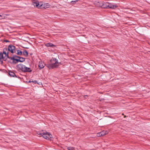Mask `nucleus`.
<instances>
[{
    "label": "nucleus",
    "instance_id": "nucleus-13",
    "mask_svg": "<svg viewBox=\"0 0 150 150\" xmlns=\"http://www.w3.org/2000/svg\"><path fill=\"white\" fill-rule=\"evenodd\" d=\"M25 69L24 70V72H31L32 70L30 69V68L27 67H26L25 66Z\"/></svg>",
    "mask_w": 150,
    "mask_h": 150
},
{
    "label": "nucleus",
    "instance_id": "nucleus-1",
    "mask_svg": "<svg viewBox=\"0 0 150 150\" xmlns=\"http://www.w3.org/2000/svg\"><path fill=\"white\" fill-rule=\"evenodd\" d=\"M8 51H10L12 53L15 52V47L12 45H10L8 46V48H4L3 50V54L6 55V56L7 57V55H8Z\"/></svg>",
    "mask_w": 150,
    "mask_h": 150
},
{
    "label": "nucleus",
    "instance_id": "nucleus-4",
    "mask_svg": "<svg viewBox=\"0 0 150 150\" xmlns=\"http://www.w3.org/2000/svg\"><path fill=\"white\" fill-rule=\"evenodd\" d=\"M38 134H40L45 139L49 140H51L50 139L52 137V135L50 133L48 132H46V133H42Z\"/></svg>",
    "mask_w": 150,
    "mask_h": 150
},
{
    "label": "nucleus",
    "instance_id": "nucleus-29",
    "mask_svg": "<svg viewBox=\"0 0 150 150\" xmlns=\"http://www.w3.org/2000/svg\"><path fill=\"white\" fill-rule=\"evenodd\" d=\"M32 1H35V0H32Z\"/></svg>",
    "mask_w": 150,
    "mask_h": 150
},
{
    "label": "nucleus",
    "instance_id": "nucleus-2",
    "mask_svg": "<svg viewBox=\"0 0 150 150\" xmlns=\"http://www.w3.org/2000/svg\"><path fill=\"white\" fill-rule=\"evenodd\" d=\"M102 4L101 8H103L115 9L118 7L116 5H113L107 2H102Z\"/></svg>",
    "mask_w": 150,
    "mask_h": 150
},
{
    "label": "nucleus",
    "instance_id": "nucleus-19",
    "mask_svg": "<svg viewBox=\"0 0 150 150\" xmlns=\"http://www.w3.org/2000/svg\"><path fill=\"white\" fill-rule=\"evenodd\" d=\"M19 56H16V55H13V57H14V58H20Z\"/></svg>",
    "mask_w": 150,
    "mask_h": 150
},
{
    "label": "nucleus",
    "instance_id": "nucleus-8",
    "mask_svg": "<svg viewBox=\"0 0 150 150\" xmlns=\"http://www.w3.org/2000/svg\"><path fill=\"white\" fill-rule=\"evenodd\" d=\"M102 1H95L94 2V4L96 7H101L102 4Z\"/></svg>",
    "mask_w": 150,
    "mask_h": 150
},
{
    "label": "nucleus",
    "instance_id": "nucleus-12",
    "mask_svg": "<svg viewBox=\"0 0 150 150\" xmlns=\"http://www.w3.org/2000/svg\"><path fill=\"white\" fill-rule=\"evenodd\" d=\"M45 45L47 47H53L55 46V45L51 43H47L45 44Z\"/></svg>",
    "mask_w": 150,
    "mask_h": 150
},
{
    "label": "nucleus",
    "instance_id": "nucleus-26",
    "mask_svg": "<svg viewBox=\"0 0 150 150\" xmlns=\"http://www.w3.org/2000/svg\"><path fill=\"white\" fill-rule=\"evenodd\" d=\"M33 54L32 53H30V55H31Z\"/></svg>",
    "mask_w": 150,
    "mask_h": 150
},
{
    "label": "nucleus",
    "instance_id": "nucleus-17",
    "mask_svg": "<svg viewBox=\"0 0 150 150\" xmlns=\"http://www.w3.org/2000/svg\"><path fill=\"white\" fill-rule=\"evenodd\" d=\"M17 51V53H16L18 55H21L22 54V52L21 51L19 50H18Z\"/></svg>",
    "mask_w": 150,
    "mask_h": 150
},
{
    "label": "nucleus",
    "instance_id": "nucleus-11",
    "mask_svg": "<svg viewBox=\"0 0 150 150\" xmlns=\"http://www.w3.org/2000/svg\"><path fill=\"white\" fill-rule=\"evenodd\" d=\"M106 134L105 132L104 131L101 132L99 133H97V136L98 137H101L105 135Z\"/></svg>",
    "mask_w": 150,
    "mask_h": 150
},
{
    "label": "nucleus",
    "instance_id": "nucleus-6",
    "mask_svg": "<svg viewBox=\"0 0 150 150\" xmlns=\"http://www.w3.org/2000/svg\"><path fill=\"white\" fill-rule=\"evenodd\" d=\"M33 5L34 6H36L38 8H42L44 7L42 5H40L38 2H33Z\"/></svg>",
    "mask_w": 150,
    "mask_h": 150
},
{
    "label": "nucleus",
    "instance_id": "nucleus-16",
    "mask_svg": "<svg viewBox=\"0 0 150 150\" xmlns=\"http://www.w3.org/2000/svg\"><path fill=\"white\" fill-rule=\"evenodd\" d=\"M56 61H58V60L57 59H56V58L52 59L50 60V63H52V62H53V63H54L55 62H56Z\"/></svg>",
    "mask_w": 150,
    "mask_h": 150
},
{
    "label": "nucleus",
    "instance_id": "nucleus-5",
    "mask_svg": "<svg viewBox=\"0 0 150 150\" xmlns=\"http://www.w3.org/2000/svg\"><path fill=\"white\" fill-rule=\"evenodd\" d=\"M25 67V66L22 64H18L16 66V67L18 69V70H21L23 72H24Z\"/></svg>",
    "mask_w": 150,
    "mask_h": 150
},
{
    "label": "nucleus",
    "instance_id": "nucleus-7",
    "mask_svg": "<svg viewBox=\"0 0 150 150\" xmlns=\"http://www.w3.org/2000/svg\"><path fill=\"white\" fill-rule=\"evenodd\" d=\"M7 58L11 60H13V63L14 64H16L18 63L19 61H16L17 60H18V59L17 58H15L14 57H9L8 55H7Z\"/></svg>",
    "mask_w": 150,
    "mask_h": 150
},
{
    "label": "nucleus",
    "instance_id": "nucleus-22",
    "mask_svg": "<svg viewBox=\"0 0 150 150\" xmlns=\"http://www.w3.org/2000/svg\"><path fill=\"white\" fill-rule=\"evenodd\" d=\"M84 98H86L88 97V95H85L84 96Z\"/></svg>",
    "mask_w": 150,
    "mask_h": 150
},
{
    "label": "nucleus",
    "instance_id": "nucleus-20",
    "mask_svg": "<svg viewBox=\"0 0 150 150\" xmlns=\"http://www.w3.org/2000/svg\"><path fill=\"white\" fill-rule=\"evenodd\" d=\"M78 0H76L75 1H71V3L72 4H75L76 2H78Z\"/></svg>",
    "mask_w": 150,
    "mask_h": 150
},
{
    "label": "nucleus",
    "instance_id": "nucleus-15",
    "mask_svg": "<svg viewBox=\"0 0 150 150\" xmlns=\"http://www.w3.org/2000/svg\"><path fill=\"white\" fill-rule=\"evenodd\" d=\"M23 55L26 57H27L28 54V52L26 50H23Z\"/></svg>",
    "mask_w": 150,
    "mask_h": 150
},
{
    "label": "nucleus",
    "instance_id": "nucleus-9",
    "mask_svg": "<svg viewBox=\"0 0 150 150\" xmlns=\"http://www.w3.org/2000/svg\"><path fill=\"white\" fill-rule=\"evenodd\" d=\"M8 71V74L11 77H17V76L14 73V72H13V71Z\"/></svg>",
    "mask_w": 150,
    "mask_h": 150
},
{
    "label": "nucleus",
    "instance_id": "nucleus-27",
    "mask_svg": "<svg viewBox=\"0 0 150 150\" xmlns=\"http://www.w3.org/2000/svg\"><path fill=\"white\" fill-rule=\"evenodd\" d=\"M126 117V115H125V116H124V118H125V117Z\"/></svg>",
    "mask_w": 150,
    "mask_h": 150
},
{
    "label": "nucleus",
    "instance_id": "nucleus-3",
    "mask_svg": "<svg viewBox=\"0 0 150 150\" xmlns=\"http://www.w3.org/2000/svg\"><path fill=\"white\" fill-rule=\"evenodd\" d=\"M56 61L54 63L52 62V63L47 64V67L50 69L57 68L61 63L58 62V61Z\"/></svg>",
    "mask_w": 150,
    "mask_h": 150
},
{
    "label": "nucleus",
    "instance_id": "nucleus-21",
    "mask_svg": "<svg viewBox=\"0 0 150 150\" xmlns=\"http://www.w3.org/2000/svg\"><path fill=\"white\" fill-rule=\"evenodd\" d=\"M32 82H33L34 83H37V81L36 80L34 81H32Z\"/></svg>",
    "mask_w": 150,
    "mask_h": 150
},
{
    "label": "nucleus",
    "instance_id": "nucleus-14",
    "mask_svg": "<svg viewBox=\"0 0 150 150\" xmlns=\"http://www.w3.org/2000/svg\"><path fill=\"white\" fill-rule=\"evenodd\" d=\"M25 58H23L22 57H20V58L18 59V60H17L16 61H19V62H24L25 61Z\"/></svg>",
    "mask_w": 150,
    "mask_h": 150
},
{
    "label": "nucleus",
    "instance_id": "nucleus-25",
    "mask_svg": "<svg viewBox=\"0 0 150 150\" xmlns=\"http://www.w3.org/2000/svg\"><path fill=\"white\" fill-rule=\"evenodd\" d=\"M31 82H32V81H28V83H31Z\"/></svg>",
    "mask_w": 150,
    "mask_h": 150
},
{
    "label": "nucleus",
    "instance_id": "nucleus-30",
    "mask_svg": "<svg viewBox=\"0 0 150 150\" xmlns=\"http://www.w3.org/2000/svg\"><path fill=\"white\" fill-rule=\"evenodd\" d=\"M0 16H1V15H0Z\"/></svg>",
    "mask_w": 150,
    "mask_h": 150
},
{
    "label": "nucleus",
    "instance_id": "nucleus-28",
    "mask_svg": "<svg viewBox=\"0 0 150 150\" xmlns=\"http://www.w3.org/2000/svg\"><path fill=\"white\" fill-rule=\"evenodd\" d=\"M122 115H124V113H122Z\"/></svg>",
    "mask_w": 150,
    "mask_h": 150
},
{
    "label": "nucleus",
    "instance_id": "nucleus-24",
    "mask_svg": "<svg viewBox=\"0 0 150 150\" xmlns=\"http://www.w3.org/2000/svg\"><path fill=\"white\" fill-rule=\"evenodd\" d=\"M5 41L6 42H9V41H8V40H6Z\"/></svg>",
    "mask_w": 150,
    "mask_h": 150
},
{
    "label": "nucleus",
    "instance_id": "nucleus-10",
    "mask_svg": "<svg viewBox=\"0 0 150 150\" xmlns=\"http://www.w3.org/2000/svg\"><path fill=\"white\" fill-rule=\"evenodd\" d=\"M44 64V62H43L42 61L39 62L38 64V67L40 69L42 68H43L44 67V66L43 65Z\"/></svg>",
    "mask_w": 150,
    "mask_h": 150
},
{
    "label": "nucleus",
    "instance_id": "nucleus-18",
    "mask_svg": "<svg viewBox=\"0 0 150 150\" xmlns=\"http://www.w3.org/2000/svg\"><path fill=\"white\" fill-rule=\"evenodd\" d=\"M67 149L68 150H75L74 148L71 147H68Z\"/></svg>",
    "mask_w": 150,
    "mask_h": 150
},
{
    "label": "nucleus",
    "instance_id": "nucleus-23",
    "mask_svg": "<svg viewBox=\"0 0 150 150\" xmlns=\"http://www.w3.org/2000/svg\"><path fill=\"white\" fill-rule=\"evenodd\" d=\"M104 99H101L100 100V101H103V100H104Z\"/></svg>",
    "mask_w": 150,
    "mask_h": 150
}]
</instances>
